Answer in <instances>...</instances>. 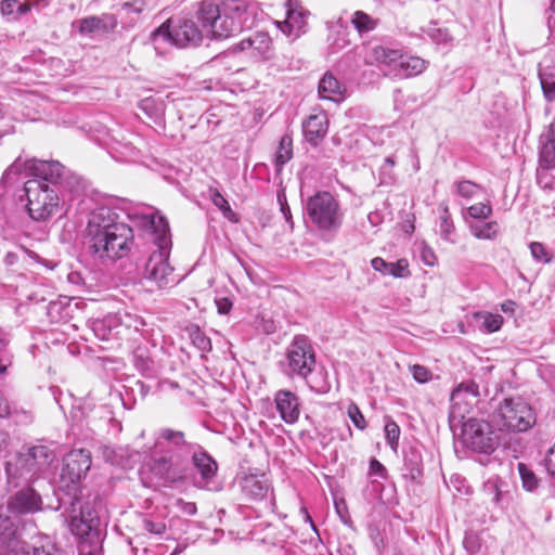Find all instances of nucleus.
Returning a JSON list of instances; mask_svg holds the SVG:
<instances>
[{
  "instance_id": "f257e3e1",
  "label": "nucleus",
  "mask_w": 555,
  "mask_h": 555,
  "mask_svg": "<svg viewBox=\"0 0 555 555\" xmlns=\"http://www.w3.org/2000/svg\"><path fill=\"white\" fill-rule=\"evenodd\" d=\"M86 241L94 257L117 260L130 251L133 232L129 225L117 221V215L111 208L102 206L89 216Z\"/></svg>"
},
{
  "instance_id": "f03ea898",
  "label": "nucleus",
  "mask_w": 555,
  "mask_h": 555,
  "mask_svg": "<svg viewBox=\"0 0 555 555\" xmlns=\"http://www.w3.org/2000/svg\"><path fill=\"white\" fill-rule=\"evenodd\" d=\"M248 9L247 0H203L196 17L208 37L222 40L248 26Z\"/></svg>"
},
{
  "instance_id": "7ed1b4c3",
  "label": "nucleus",
  "mask_w": 555,
  "mask_h": 555,
  "mask_svg": "<svg viewBox=\"0 0 555 555\" xmlns=\"http://www.w3.org/2000/svg\"><path fill=\"white\" fill-rule=\"evenodd\" d=\"M150 223L153 229V242L157 249L146 260L142 279L153 283L158 289H164L176 283L173 268L169 263L172 245L169 224L165 217L157 214L151 216Z\"/></svg>"
},
{
  "instance_id": "20e7f679",
  "label": "nucleus",
  "mask_w": 555,
  "mask_h": 555,
  "mask_svg": "<svg viewBox=\"0 0 555 555\" xmlns=\"http://www.w3.org/2000/svg\"><path fill=\"white\" fill-rule=\"evenodd\" d=\"M55 461V454L46 446H35L5 462L8 485L17 488L42 478Z\"/></svg>"
},
{
  "instance_id": "39448f33",
  "label": "nucleus",
  "mask_w": 555,
  "mask_h": 555,
  "mask_svg": "<svg viewBox=\"0 0 555 555\" xmlns=\"http://www.w3.org/2000/svg\"><path fill=\"white\" fill-rule=\"evenodd\" d=\"M59 501L65 507V521L69 531L80 539L81 546L101 548L105 532L95 511L89 506H82L80 498L72 500L60 498Z\"/></svg>"
},
{
  "instance_id": "423d86ee",
  "label": "nucleus",
  "mask_w": 555,
  "mask_h": 555,
  "mask_svg": "<svg viewBox=\"0 0 555 555\" xmlns=\"http://www.w3.org/2000/svg\"><path fill=\"white\" fill-rule=\"evenodd\" d=\"M306 211L312 223L321 232L335 234L343 224L344 215L339 203L328 192H318L309 197Z\"/></svg>"
},
{
  "instance_id": "0eeeda50",
  "label": "nucleus",
  "mask_w": 555,
  "mask_h": 555,
  "mask_svg": "<svg viewBox=\"0 0 555 555\" xmlns=\"http://www.w3.org/2000/svg\"><path fill=\"white\" fill-rule=\"evenodd\" d=\"M151 40L157 53H164L165 44L177 48L198 46L203 40V34L193 21L179 20L173 26L169 23L160 25L152 33Z\"/></svg>"
},
{
  "instance_id": "6e6552de",
  "label": "nucleus",
  "mask_w": 555,
  "mask_h": 555,
  "mask_svg": "<svg viewBox=\"0 0 555 555\" xmlns=\"http://www.w3.org/2000/svg\"><path fill=\"white\" fill-rule=\"evenodd\" d=\"M495 421L509 431L524 433L537 421L531 405L520 397L505 398L498 406Z\"/></svg>"
},
{
  "instance_id": "1a4fd4ad",
  "label": "nucleus",
  "mask_w": 555,
  "mask_h": 555,
  "mask_svg": "<svg viewBox=\"0 0 555 555\" xmlns=\"http://www.w3.org/2000/svg\"><path fill=\"white\" fill-rule=\"evenodd\" d=\"M91 467V453L85 449L72 450L63 459L60 474V489L65 491L62 498L72 500L78 496L79 483Z\"/></svg>"
},
{
  "instance_id": "9d476101",
  "label": "nucleus",
  "mask_w": 555,
  "mask_h": 555,
  "mask_svg": "<svg viewBox=\"0 0 555 555\" xmlns=\"http://www.w3.org/2000/svg\"><path fill=\"white\" fill-rule=\"evenodd\" d=\"M24 189L28 214L34 220L44 221L59 210L60 198L54 188L31 179L25 182Z\"/></svg>"
},
{
  "instance_id": "9b49d317",
  "label": "nucleus",
  "mask_w": 555,
  "mask_h": 555,
  "mask_svg": "<svg viewBox=\"0 0 555 555\" xmlns=\"http://www.w3.org/2000/svg\"><path fill=\"white\" fill-rule=\"evenodd\" d=\"M460 425L462 426L463 443L473 451L491 454L499 447V436L488 422L468 417Z\"/></svg>"
},
{
  "instance_id": "f8f14e48",
  "label": "nucleus",
  "mask_w": 555,
  "mask_h": 555,
  "mask_svg": "<svg viewBox=\"0 0 555 555\" xmlns=\"http://www.w3.org/2000/svg\"><path fill=\"white\" fill-rule=\"evenodd\" d=\"M314 365L315 352L309 338L305 335H296L286 350L285 374L307 379Z\"/></svg>"
},
{
  "instance_id": "ddd939ff",
  "label": "nucleus",
  "mask_w": 555,
  "mask_h": 555,
  "mask_svg": "<svg viewBox=\"0 0 555 555\" xmlns=\"http://www.w3.org/2000/svg\"><path fill=\"white\" fill-rule=\"evenodd\" d=\"M479 386L474 380L459 384L451 392V409L449 414L450 426H460L479 401Z\"/></svg>"
},
{
  "instance_id": "4468645a",
  "label": "nucleus",
  "mask_w": 555,
  "mask_h": 555,
  "mask_svg": "<svg viewBox=\"0 0 555 555\" xmlns=\"http://www.w3.org/2000/svg\"><path fill=\"white\" fill-rule=\"evenodd\" d=\"M22 168L27 175L41 180L44 184L56 185L64 175V166L56 160L48 162L36 158L23 160L22 157H17L4 172L3 179L9 178L12 173H18Z\"/></svg>"
},
{
  "instance_id": "2eb2a0df",
  "label": "nucleus",
  "mask_w": 555,
  "mask_h": 555,
  "mask_svg": "<svg viewBox=\"0 0 555 555\" xmlns=\"http://www.w3.org/2000/svg\"><path fill=\"white\" fill-rule=\"evenodd\" d=\"M149 465L151 472L165 482H181L188 475V461H184L180 455L170 454L152 457Z\"/></svg>"
},
{
  "instance_id": "dca6fc26",
  "label": "nucleus",
  "mask_w": 555,
  "mask_h": 555,
  "mask_svg": "<svg viewBox=\"0 0 555 555\" xmlns=\"http://www.w3.org/2000/svg\"><path fill=\"white\" fill-rule=\"evenodd\" d=\"M238 486L246 500L263 502L271 508L274 506L273 490L264 475H246L240 479Z\"/></svg>"
},
{
  "instance_id": "f3484780",
  "label": "nucleus",
  "mask_w": 555,
  "mask_h": 555,
  "mask_svg": "<svg viewBox=\"0 0 555 555\" xmlns=\"http://www.w3.org/2000/svg\"><path fill=\"white\" fill-rule=\"evenodd\" d=\"M285 9L286 18L276 22V26L283 34L298 38L307 31L310 12L304 8L300 0H287Z\"/></svg>"
},
{
  "instance_id": "a211bd4d",
  "label": "nucleus",
  "mask_w": 555,
  "mask_h": 555,
  "mask_svg": "<svg viewBox=\"0 0 555 555\" xmlns=\"http://www.w3.org/2000/svg\"><path fill=\"white\" fill-rule=\"evenodd\" d=\"M192 463L199 474V478L194 480V485L199 489L209 491H217L218 487L215 485V477L218 470V464L201 446L191 452Z\"/></svg>"
},
{
  "instance_id": "6ab92c4d",
  "label": "nucleus",
  "mask_w": 555,
  "mask_h": 555,
  "mask_svg": "<svg viewBox=\"0 0 555 555\" xmlns=\"http://www.w3.org/2000/svg\"><path fill=\"white\" fill-rule=\"evenodd\" d=\"M197 446L196 443L186 441L183 431L171 428L160 429L155 441L156 448L168 449L171 455H180L184 461H188L191 452L197 449Z\"/></svg>"
},
{
  "instance_id": "aec40b11",
  "label": "nucleus",
  "mask_w": 555,
  "mask_h": 555,
  "mask_svg": "<svg viewBox=\"0 0 555 555\" xmlns=\"http://www.w3.org/2000/svg\"><path fill=\"white\" fill-rule=\"evenodd\" d=\"M0 555H25L24 543L16 535V527L0 508Z\"/></svg>"
},
{
  "instance_id": "412c9836",
  "label": "nucleus",
  "mask_w": 555,
  "mask_h": 555,
  "mask_svg": "<svg viewBox=\"0 0 555 555\" xmlns=\"http://www.w3.org/2000/svg\"><path fill=\"white\" fill-rule=\"evenodd\" d=\"M273 399L281 420L288 425L296 424L301 413L300 398L288 389H280Z\"/></svg>"
},
{
  "instance_id": "4be33fe9",
  "label": "nucleus",
  "mask_w": 555,
  "mask_h": 555,
  "mask_svg": "<svg viewBox=\"0 0 555 555\" xmlns=\"http://www.w3.org/2000/svg\"><path fill=\"white\" fill-rule=\"evenodd\" d=\"M24 486V488L10 498L8 508L16 514H28L41 511L42 499L40 494L29 485Z\"/></svg>"
},
{
  "instance_id": "5701e85b",
  "label": "nucleus",
  "mask_w": 555,
  "mask_h": 555,
  "mask_svg": "<svg viewBox=\"0 0 555 555\" xmlns=\"http://www.w3.org/2000/svg\"><path fill=\"white\" fill-rule=\"evenodd\" d=\"M482 493L500 508L507 506L512 499L508 483L499 476H491L483 482Z\"/></svg>"
},
{
  "instance_id": "b1692460",
  "label": "nucleus",
  "mask_w": 555,
  "mask_h": 555,
  "mask_svg": "<svg viewBox=\"0 0 555 555\" xmlns=\"http://www.w3.org/2000/svg\"><path fill=\"white\" fill-rule=\"evenodd\" d=\"M306 140L317 146L327 134L328 118L324 112L311 114L302 124Z\"/></svg>"
},
{
  "instance_id": "393cba45",
  "label": "nucleus",
  "mask_w": 555,
  "mask_h": 555,
  "mask_svg": "<svg viewBox=\"0 0 555 555\" xmlns=\"http://www.w3.org/2000/svg\"><path fill=\"white\" fill-rule=\"evenodd\" d=\"M427 67V62L418 56L404 55L400 52V60L397 61L392 73L400 78H408L422 74Z\"/></svg>"
},
{
  "instance_id": "a878e982",
  "label": "nucleus",
  "mask_w": 555,
  "mask_h": 555,
  "mask_svg": "<svg viewBox=\"0 0 555 555\" xmlns=\"http://www.w3.org/2000/svg\"><path fill=\"white\" fill-rule=\"evenodd\" d=\"M539 163L543 166H555V117L540 137Z\"/></svg>"
},
{
  "instance_id": "bb28decb",
  "label": "nucleus",
  "mask_w": 555,
  "mask_h": 555,
  "mask_svg": "<svg viewBox=\"0 0 555 555\" xmlns=\"http://www.w3.org/2000/svg\"><path fill=\"white\" fill-rule=\"evenodd\" d=\"M372 268L384 275L393 278H406L410 275L409 263L405 259H399L397 262H387L380 257H375L371 261Z\"/></svg>"
},
{
  "instance_id": "cd10ccee",
  "label": "nucleus",
  "mask_w": 555,
  "mask_h": 555,
  "mask_svg": "<svg viewBox=\"0 0 555 555\" xmlns=\"http://www.w3.org/2000/svg\"><path fill=\"white\" fill-rule=\"evenodd\" d=\"M241 50L251 49L261 57H269L272 48V40L266 33L257 31L240 43Z\"/></svg>"
},
{
  "instance_id": "c85d7f7f",
  "label": "nucleus",
  "mask_w": 555,
  "mask_h": 555,
  "mask_svg": "<svg viewBox=\"0 0 555 555\" xmlns=\"http://www.w3.org/2000/svg\"><path fill=\"white\" fill-rule=\"evenodd\" d=\"M400 60V51L390 49L384 46H375L373 47L367 55L369 63H377L386 65L390 68L392 73L395 66H397V61Z\"/></svg>"
},
{
  "instance_id": "c756f323",
  "label": "nucleus",
  "mask_w": 555,
  "mask_h": 555,
  "mask_svg": "<svg viewBox=\"0 0 555 555\" xmlns=\"http://www.w3.org/2000/svg\"><path fill=\"white\" fill-rule=\"evenodd\" d=\"M345 88L331 73H326L319 82L318 92L321 99L338 101L344 94Z\"/></svg>"
},
{
  "instance_id": "7c9ffc66",
  "label": "nucleus",
  "mask_w": 555,
  "mask_h": 555,
  "mask_svg": "<svg viewBox=\"0 0 555 555\" xmlns=\"http://www.w3.org/2000/svg\"><path fill=\"white\" fill-rule=\"evenodd\" d=\"M70 300L67 297L50 301L47 307V315L52 323H65L72 318Z\"/></svg>"
},
{
  "instance_id": "2f4dec72",
  "label": "nucleus",
  "mask_w": 555,
  "mask_h": 555,
  "mask_svg": "<svg viewBox=\"0 0 555 555\" xmlns=\"http://www.w3.org/2000/svg\"><path fill=\"white\" fill-rule=\"evenodd\" d=\"M539 79L544 99L547 102L555 101V67L546 64V59L540 64Z\"/></svg>"
},
{
  "instance_id": "473e14b6",
  "label": "nucleus",
  "mask_w": 555,
  "mask_h": 555,
  "mask_svg": "<svg viewBox=\"0 0 555 555\" xmlns=\"http://www.w3.org/2000/svg\"><path fill=\"white\" fill-rule=\"evenodd\" d=\"M293 158V139L289 134H284L279 143L274 156V165L278 171H281L286 163Z\"/></svg>"
},
{
  "instance_id": "72a5a7b5",
  "label": "nucleus",
  "mask_w": 555,
  "mask_h": 555,
  "mask_svg": "<svg viewBox=\"0 0 555 555\" xmlns=\"http://www.w3.org/2000/svg\"><path fill=\"white\" fill-rule=\"evenodd\" d=\"M472 234L479 240H493L499 233L496 221L476 222L469 224Z\"/></svg>"
},
{
  "instance_id": "f704fd0d",
  "label": "nucleus",
  "mask_w": 555,
  "mask_h": 555,
  "mask_svg": "<svg viewBox=\"0 0 555 555\" xmlns=\"http://www.w3.org/2000/svg\"><path fill=\"white\" fill-rule=\"evenodd\" d=\"M192 345L201 352H209L212 348L210 338L197 325H191L186 328Z\"/></svg>"
},
{
  "instance_id": "c9c22d12",
  "label": "nucleus",
  "mask_w": 555,
  "mask_h": 555,
  "mask_svg": "<svg viewBox=\"0 0 555 555\" xmlns=\"http://www.w3.org/2000/svg\"><path fill=\"white\" fill-rule=\"evenodd\" d=\"M351 24L354 26L357 31L362 35L374 30L377 26V20L371 17L363 11H356L352 15Z\"/></svg>"
},
{
  "instance_id": "e433bc0d",
  "label": "nucleus",
  "mask_w": 555,
  "mask_h": 555,
  "mask_svg": "<svg viewBox=\"0 0 555 555\" xmlns=\"http://www.w3.org/2000/svg\"><path fill=\"white\" fill-rule=\"evenodd\" d=\"M555 166H543L539 163L537 168V183L545 191L555 189Z\"/></svg>"
},
{
  "instance_id": "4c0bfd02",
  "label": "nucleus",
  "mask_w": 555,
  "mask_h": 555,
  "mask_svg": "<svg viewBox=\"0 0 555 555\" xmlns=\"http://www.w3.org/2000/svg\"><path fill=\"white\" fill-rule=\"evenodd\" d=\"M518 473L526 491L532 492L539 487V479L535 474L526 464L518 463Z\"/></svg>"
},
{
  "instance_id": "58836bf2",
  "label": "nucleus",
  "mask_w": 555,
  "mask_h": 555,
  "mask_svg": "<svg viewBox=\"0 0 555 555\" xmlns=\"http://www.w3.org/2000/svg\"><path fill=\"white\" fill-rule=\"evenodd\" d=\"M476 317L482 319L481 330L487 333L499 331L503 324V317L498 313L483 312L476 314Z\"/></svg>"
},
{
  "instance_id": "ea45409f",
  "label": "nucleus",
  "mask_w": 555,
  "mask_h": 555,
  "mask_svg": "<svg viewBox=\"0 0 555 555\" xmlns=\"http://www.w3.org/2000/svg\"><path fill=\"white\" fill-rule=\"evenodd\" d=\"M454 233V224L451 220L448 206L442 208V215L440 217L439 234L442 240L447 242H453L452 234Z\"/></svg>"
},
{
  "instance_id": "a19ab883",
  "label": "nucleus",
  "mask_w": 555,
  "mask_h": 555,
  "mask_svg": "<svg viewBox=\"0 0 555 555\" xmlns=\"http://www.w3.org/2000/svg\"><path fill=\"white\" fill-rule=\"evenodd\" d=\"M463 545L468 555H480L482 552V541L476 532H467Z\"/></svg>"
},
{
  "instance_id": "79ce46f5",
  "label": "nucleus",
  "mask_w": 555,
  "mask_h": 555,
  "mask_svg": "<svg viewBox=\"0 0 555 555\" xmlns=\"http://www.w3.org/2000/svg\"><path fill=\"white\" fill-rule=\"evenodd\" d=\"M102 28H104V24L102 20L96 16L86 17L79 22V33L81 35H92Z\"/></svg>"
},
{
  "instance_id": "37998d69",
  "label": "nucleus",
  "mask_w": 555,
  "mask_h": 555,
  "mask_svg": "<svg viewBox=\"0 0 555 555\" xmlns=\"http://www.w3.org/2000/svg\"><path fill=\"white\" fill-rule=\"evenodd\" d=\"M467 215L473 219L485 220L492 215V207L487 203H477L467 208Z\"/></svg>"
},
{
  "instance_id": "c03bdc74",
  "label": "nucleus",
  "mask_w": 555,
  "mask_h": 555,
  "mask_svg": "<svg viewBox=\"0 0 555 555\" xmlns=\"http://www.w3.org/2000/svg\"><path fill=\"white\" fill-rule=\"evenodd\" d=\"M385 437L389 447L397 451L400 437V428L395 421H388L385 425Z\"/></svg>"
},
{
  "instance_id": "a18cd8bd",
  "label": "nucleus",
  "mask_w": 555,
  "mask_h": 555,
  "mask_svg": "<svg viewBox=\"0 0 555 555\" xmlns=\"http://www.w3.org/2000/svg\"><path fill=\"white\" fill-rule=\"evenodd\" d=\"M455 188L456 194L467 199L473 198L481 190L478 184L468 180L457 182Z\"/></svg>"
},
{
  "instance_id": "49530a36",
  "label": "nucleus",
  "mask_w": 555,
  "mask_h": 555,
  "mask_svg": "<svg viewBox=\"0 0 555 555\" xmlns=\"http://www.w3.org/2000/svg\"><path fill=\"white\" fill-rule=\"evenodd\" d=\"M347 413L353 425L363 430L366 428L365 418L356 403H350L347 409Z\"/></svg>"
},
{
  "instance_id": "de8ad7c7",
  "label": "nucleus",
  "mask_w": 555,
  "mask_h": 555,
  "mask_svg": "<svg viewBox=\"0 0 555 555\" xmlns=\"http://www.w3.org/2000/svg\"><path fill=\"white\" fill-rule=\"evenodd\" d=\"M529 247L531 255L535 260L545 263L551 261L552 256L550 255V253L546 250L545 246L542 243L532 242Z\"/></svg>"
},
{
  "instance_id": "09e8293b",
  "label": "nucleus",
  "mask_w": 555,
  "mask_h": 555,
  "mask_svg": "<svg viewBox=\"0 0 555 555\" xmlns=\"http://www.w3.org/2000/svg\"><path fill=\"white\" fill-rule=\"evenodd\" d=\"M143 529L155 535H163L166 532V525L162 520L152 518L143 519Z\"/></svg>"
},
{
  "instance_id": "8fccbe9b",
  "label": "nucleus",
  "mask_w": 555,
  "mask_h": 555,
  "mask_svg": "<svg viewBox=\"0 0 555 555\" xmlns=\"http://www.w3.org/2000/svg\"><path fill=\"white\" fill-rule=\"evenodd\" d=\"M410 371L413 375V378L417 383H421V384L429 382L433 377L431 372L423 365H418V364L412 365L410 367Z\"/></svg>"
},
{
  "instance_id": "3c124183",
  "label": "nucleus",
  "mask_w": 555,
  "mask_h": 555,
  "mask_svg": "<svg viewBox=\"0 0 555 555\" xmlns=\"http://www.w3.org/2000/svg\"><path fill=\"white\" fill-rule=\"evenodd\" d=\"M278 202H279V205H280V210H281L285 221L289 225V229L293 230V228H294L293 216H292V212H291V208H289V206L287 204L285 194H279L278 195Z\"/></svg>"
},
{
  "instance_id": "603ef678",
  "label": "nucleus",
  "mask_w": 555,
  "mask_h": 555,
  "mask_svg": "<svg viewBox=\"0 0 555 555\" xmlns=\"http://www.w3.org/2000/svg\"><path fill=\"white\" fill-rule=\"evenodd\" d=\"M370 475L376 476L379 478H386L387 469L386 467L376 459H372L370 461Z\"/></svg>"
},
{
  "instance_id": "864d4df0",
  "label": "nucleus",
  "mask_w": 555,
  "mask_h": 555,
  "mask_svg": "<svg viewBox=\"0 0 555 555\" xmlns=\"http://www.w3.org/2000/svg\"><path fill=\"white\" fill-rule=\"evenodd\" d=\"M8 340H0V373H3L11 364L10 354L7 350Z\"/></svg>"
},
{
  "instance_id": "5fc2aeb1",
  "label": "nucleus",
  "mask_w": 555,
  "mask_h": 555,
  "mask_svg": "<svg viewBox=\"0 0 555 555\" xmlns=\"http://www.w3.org/2000/svg\"><path fill=\"white\" fill-rule=\"evenodd\" d=\"M144 8H145L144 1L134 0L132 2L124 3L122 11L128 15L131 13L140 14L141 12H143Z\"/></svg>"
},
{
  "instance_id": "6e6d98bb",
  "label": "nucleus",
  "mask_w": 555,
  "mask_h": 555,
  "mask_svg": "<svg viewBox=\"0 0 555 555\" xmlns=\"http://www.w3.org/2000/svg\"><path fill=\"white\" fill-rule=\"evenodd\" d=\"M428 35L439 44L448 43L452 39L447 30L439 28L431 29Z\"/></svg>"
},
{
  "instance_id": "4d7b16f0",
  "label": "nucleus",
  "mask_w": 555,
  "mask_h": 555,
  "mask_svg": "<svg viewBox=\"0 0 555 555\" xmlns=\"http://www.w3.org/2000/svg\"><path fill=\"white\" fill-rule=\"evenodd\" d=\"M16 8H21V2L18 0H2L0 3L1 12L4 15L15 14Z\"/></svg>"
},
{
  "instance_id": "13d9d810",
  "label": "nucleus",
  "mask_w": 555,
  "mask_h": 555,
  "mask_svg": "<svg viewBox=\"0 0 555 555\" xmlns=\"http://www.w3.org/2000/svg\"><path fill=\"white\" fill-rule=\"evenodd\" d=\"M544 462L546 470L555 478V444L547 450Z\"/></svg>"
},
{
  "instance_id": "bf43d9fd",
  "label": "nucleus",
  "mask_w": 555,
  "mask_h": 555,
  "mask_svg": "<svg viewBox=\"0 0 555 555\" xmlns=\"http://www.w3.org/2000/svg\"><path fill=\"white\" fill-rule=\"evenodd\" d=\"M421 258L423 262L429 267H434L437 262V256L435 255L434 250L427 246L422 248Z\"/></svg>"
},
{
  "instance_id": "052dcab7",
  "label": "nucleus",
  "mask_w": 555,
  "mask_h": 555,
  "mask_svg": "<svg viewBox=\"0 0 555 555\" xmlns=\"http://www.w3.org/2000/svg\"><path fill=\"white\" fill-rule=\"evenodd\" d=\"M214 204L219 207L223 214L227 216L228 212L232 214L231 207L228 203V201L219 193L216 192L212 197Z\"/></svg>"
},
{
  "instance_id": "680f3d73",
  "label": "nucleus",
  "mask_w": 555,
  "mask_h": 555,
  "mask_svg": "<svg viewBox=\"0 0 555 555\" xmlns=\"http://www.w3.org/2000/svg\"><path fill=\"white\" fill-rule=\"evenodd\" d=\"M25 555H30L25 551ZM31 555H60L59 551L51 545L47 546H35Z\"/></svg>"
},
{
  "instance_id": "e2e57ef3",
  "label": "nucleus",
  "mask_w": 555,
  "mask_h": 555,
  "mask_svg": "<svg viewBox=\"0 0 555 555\" xmlns=\"http://www.w3.org/2000/svg\"><path fill=\"white\" fill-rule=\"evenodd\" d=\"M124 322L128 327H133L135 331H140L145 325L144 320L138 315L132 318L131 315L127 314Z\"/></svg>"
},
{
  "instance_id": "0e129e2a",
  "label": "nucleus",
  "mask_w": 555,
  "mask_h": 555,
  "mask_svg": "<svg viewBox=\"0 0 555 555\" xmlns=\"http://www.w3.org/2000/svg\"><path fill=\"white\" fill-rule=\"evenodd\" d=\"M216 306H217V310L220 314H227L230 312V310L232 308V301L225 297L219 298V299H216Z\"/></svg>"
},
{
  "instance_id": "69168bd1",
  "label": "nucleus",
  "mask_w": 555,
  "mask_h": 555,
  "mask_svg": "<svg viewBox=\"0 0 555 555\" xmlns=\"http://www.w3.org/2000/svg\"><path fill=\"white\" fill-rule=\"evenodd\" d=\"M11 415V405L8 400L0 392V417H7Z\"/></svg>"
},
{
  "instance_id": "338daca9",
  "label": "nucleus",
  "mask_w": 555,
  "mask_h": 555,
  "mask_svg": "<svg viewBox=\"0 0 555 555\" xmlns=\"http://www.w3.org/2000/svg\"><path fill=\"white\" fill-rule=\"evenodd\" d=\"M550 29V39L555 43V14H551L547 20Z\"/></svg>"
},
{
  "instance_id": "774afa93",
  "label": "nucleus",
  "mask_w": 555,
  "mask_h": 555,
  "mask_svg": "<svg viewBox=\"0 0 555 555\" xmlns=\"http://www.w3.org/2000/svg\"><path fill=\"white\" fill-rule=\"evenodd\" d=\"M281 552L283 555H298L299 547L295 545L282 546Z\"/></svg>"
}]
</instances>
